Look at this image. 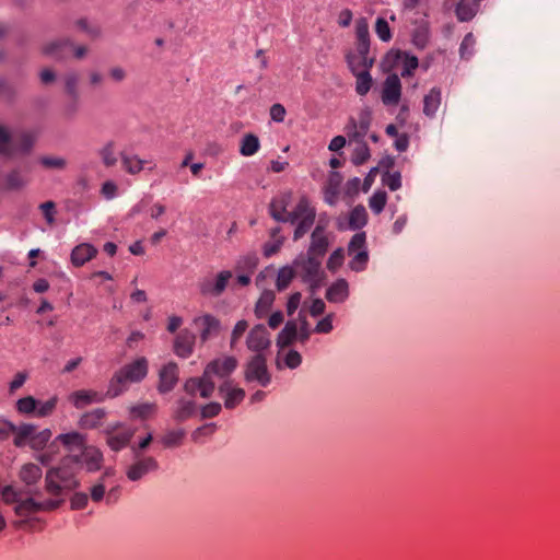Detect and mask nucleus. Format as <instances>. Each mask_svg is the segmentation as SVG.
Wrapping results in <instances>:
<instances>
[{"mask_svg": "<svg viewBox=\"0 0 560 560\" xmlns=\"http://www.w3.org/2000/svg\"><path fill=\"white\" fill-rule=\"evenodd\" d=\"M78 467V456H65L58 467L49 469L46 474L47 492L52 495H59L63 490L75 489L79 486V481L75 478Z\"/></svg>", "mask_w": 560, "mask_h": 560, "instance_id": "1", "label": "nucleus"}, {"mask_svg": "<svg viewBox=\"0 0 560 560\" xmlns=\"http://www.w3.org/2000/svg\"><path fill=\"white\" fill-rule=\"evenodd\" d=\"M148 374V361L145 358H139L133 362L122 366L112 377L107 395L110 398L119 396L127 389V383H137L142 381Z\"/></svg>", "mask_w": 560, "mask_h": 560, "instance_id": "2", "label": "nucleus"}, {"mask_svg": "<svg viewBox=\"0 0 560 560\" xmlns=\"http://www.w3.org/2000/svg\"><path fill=\"white\" fill-rule=\"evenodd\" d=\"M316 210L306 196H301L294 209L287 215L284 222L296 224L293 238H302L314 224Z\"/></svg>", "mask_w": 560, "mask_h": 560, "instance_id": "3", "label": "nucleus"}, {"mask_svg": "<svg viewBox=\"0 0 560 560\" xmlns=\"http://www.w3.org/2000/svg\"><path fill=\"white\" fill-rule=\"evenodd\" d=\"M58 401L59 398L56 395L51 396L46 401H39L33 396H25L16 400L15 409L23 416L46 418L55 412Z\"/></svg>", "mask_w": 560, "mask_h": 560, "instance_id": "4", "label": "nucleus"}, {"mask_svg": "<svg viewBox=\"0 0 560 560\" xmlns=\"http://www.w3.org/2000/svg\"><path fill=\"white\" fill-rule=\"evenodd\" d=\"M34 144V137L28 132H22L13 141L9 132L0 126V154L9 156L13 152L27 153Z\"/></svg>", "mask_w": 560, "mask_h": 560, "instance_id": "5", "label": "nucleus"}, {"mask_svg": "<svg viewBox=\"0 0 560 560\" xmlns=\"http://www.w3.org/2000/svg\"><path fill=\"white\" fill-rule=\"evenodd\" d=\"M104 434L109 448L114 452H118L128 446L135 435V430L124 423L117 422L107 425L104 430Z\"/></svg>", "mask_w": 560, "mask_h": 560, "instance_id": "6", "label": "nucleus"}, {"mask_svg": "<svg viewBox=\"0 0 560 560\" xmlns=\"http://www.w3.org/2000/svg\"><path fill=\"white\" fill-rule=\"evenodd\" d=\"M232 278L233 273L230 270H222L213 277H206L198 283L199 292L205 296H221Z\"/></svg>", "mask_w": 560, "mask_h": 560, "instance_id": "7", "label": "nucleus"}, {"mask_svg": "<svg viewBox=\"0 0 560 560\" xmlns=\"http://www.w3.org/2000/svg\"><path fill=\"white\" fill-rule=\"evenodd\" d=\"M245 380L247 382L256 381L261 386L266 387L271 376L267 369L266 354H255L246 365Z\"/></svg>", "mask_w": 560, "mask_h": 560, "instance_id": "8", "label": "nucleus"}, {"mask_svg": "<svg viewBox=\"0 0 560 560\" xmlns=\"http://www.w3.org/2000/svg\"><path fill=\"white\" fill-rule=\"evenodd\" d=\"M270 345V332L262 324H258L249 330L246 338V347L249 351L255 354H265Z\"/></svg>", "mask_w": 560, "mask_h": 560, "instance_id": "9", "label": "nucleus"}, {"mask_svg": "<svg viewBox=\"0 0 560 560\" xmlns=\"http://www.w3.org/2000/svg\"><path fill=\"white\" fill-rule=\"evenodd\" d=\"M43 52L57 59H63L69 56L80 59L85 55L86 48L84 46L74 47L69 40H57L46 45Z\"/></svg>", "mask_w": 560, "mask_h": 560, "instance_id": "10", "label": "nucleus"}, {"mask_svg": "<svg viewBox=\"0 0 560 560\" xmlns=\"http://www.w3.org/2000/svg\"><path fill=\"white\" fill-rule=\"evenodd\" d=\"M322 259L315 256L306 255L295 260V268L301 273L303 280L308 283H315L319 279Z\"/></svg>", "mask_w": 560, "mask_h": 560, "instance_id": "11", "label": "nucleus"}, {"mask_svg": "<svg viewBox=\"0 0 560 560\" xmlns=\"http://www.w3.org/2000/svg\"><path fill=\"white\" fill-rule=\"evenodd\" d=\"M57 503L49 500L45 503L36 502L34 499L28 498L25 500H20L19 503L14 506V512L20 517H28L39 511L44 510H52L57 508Z\"/></svg>", "mask_w": 560, "mask_h": 560, "instance_id": "12", "label": "nucleus"}, {"mask_svg": "<svg viewBox=\"0 0 560 560\" xmlns=\"http://www.w3.org/2000/svg\"><path fill=\"white\" fill-rule=\"evenodd\" d=\"M401 96V83L397 74L388 75L383 84L382 102L385 105H397Z\"/></svg>", "mask_w": 560, "mask_h": 560, "instance_id": "13", "label": "nucleus"}, {"mask_svg": "<svg viewBox=\"0 0 560 560\" xmlns=\"http://www.w3.org/2000/svg\"><path fill=\"white\" fill-rule=\"evenodd\" d=\"M292 191H283L276 196L269 206L270 215L278 222H284L287 215L290 213L288 207L292 201Z\"/></svg>", "mask_w": 560, "mask_h": 560, "instance_id": "14", "label": "nucleus"}, {"mask_svg": "<svg viewBox=\"0 0 560 560\" xmlns=\"http://www.w3.org/2000/svg\"><path fill=\"white\" fill-rule=\"evenodd\" d=\"M329 242L325 229L317 225L311 235V244L307 254L323 259L328 250Z\"/></svg>", "mask_w": 560, "mask_h": 560, "instance_id": "15", "label": "nucleus"}, {"mask_svg": "<svg viewBox=\"0 0 560 560\" xmlns=\"http://www.w3.org/2000/svg\"><path fill=\"white\" fill-rule=\"evenodd\" d=\"M158 468L159 464L155 458L143 457L130 465L126 474L129 480L137 481L147 474L155 471Z\"/></svg>", "mask_w": 560, "mask_h": 560, "instance_id": "16", "label": "nucleus"}, {"mask_svg": "<svg viewBox=\"0 0 560 560\" xmlns=\"http://www.w3.org/2000/svg\"><path fill=\"white\" fill-rule=\"evenodd\" d=\"M106 397H109L107 395V392L105 394L98 393L96 390H85L80 389L75 390L69 396V401L78 409H82L88 405H91L93 402H102L105 400Z\"/></svg>", "mask_w": 560, "mask_h": 560, "instance_id": "17", "label": "nucleus"}, {"mask_svg": "<svg viewBox=\"0 0 560 560\" xmlns=\"http://www.w3.org/2000/svg\"><path fill=\"white\" fill-rule=\"evenodd\" d=\"M219 392L224 397V407L226 409H234L245 398V390L233 386L232 381H225L220 385Z\"/></svg>", "mask_w": 560, "mask_h": 560, "instance_id": "18", "label": "nucleus"}, {"mask_svg": "<svg viewBox=\"0 0 560 560\" xmlns=\"http://www.w3.org/2000/svg\"><path fill=\"white\" fill-rule=\"evenodd\" d=\"M159 376V392L162 394L171 392L178 382L177 364L173 362L167 363L161 369Z\"/></svg>", "mask_w": 560, "mask_h": 560, "instance_id": "19", "label": "nucleus"}, {"mask_svg": "<svg viewBox=\"0 0 560 560\" xmlns=\"http://www.w3.org/2000/svg\"><path fill=\"white\" fill-rule=\"evenodd\" d=\"M194 323L200 330V338L202 341H207L219 334L220 320L211 314L199 316L195 318Z\"/></svg>", "mask_w": 560, "mask_h": 560, "instance_id": "20", "label": "nucleus"}, {"mask_svg": "<svg viewBox=\"0 0 560 560\" xmlns=\"http://www.w3.org/2000/svg\"><path fill=\"white\" fill-rule=\"evenodd\" d=\"M196 336L188 329L182 330L175 338L174 351L178 357L188 358L194 351Z\"/></svg>", "mask_w": 560, "mask_h": 560, "instance_id": "21", "label": "nucleus"}, {"mask_svg": "<svg viewBox=\"0 0 560 560\" xmlns=\"http://www.w3.org/2000/svg\"><path fill=\"white\" fill-rule=\"evenodd\" d=\"M79 458V466L85 467L88 471H96L101 468L103 463L102 452L93 446H85L81 451Z\"/></svg>", "mask_w": 560, "mask_h": 560, "instance_id": "22", "label": "nucleus"}, {"mask_svg": "<svg viewBox=\"0 0 560 560\" xmlns=\"http://www.w3.org/2000/svg\"><path fill=\"white\" fill-rule=\"evenodd\" d=\"M236 366L237 360L234 357H224L222 359L211 361L206 369L208 370V373L212 374V376L222 378L229 376Z\"/></svg>", "mask_w": 560, "mask_h": 560, "instance_id": "23", "label": "nucleus"}, {"mask_svg": "<svg viewBox=\"0 0 560 560\" xmlns=\"http://www.w3.org/2000/svg\"><path fill=\"white\" fill-rule=\"evenodd\" d=\"M56 443H60L62 444L67 450L68 452L72 453V452H81L82 450L85 448L86 446V438L84 434L82 433H79V432H69V433H63V434H59L56 439H55Z\"/></svg>", "mask_w": 560, "mask_h": 560, "instance_id": "24", "label": "nucleus"}, {"mask_svg": "<svg viewBox=\"0 0 560 560\" xmlns=\"http://www.w3.org/2000/svg\"><path fill=\"white\" fill-rule=\"evenodd\" d=\"M345 58L351 73L371 70L374 65V58L355 54L352 50L348 51Z\"/></svg>", "mask_w": 560, "mask_h": 560, "instance_id": "25", "label": "nucleus"}, {"mask_svg": "<svg viewBox=\"0 0 560 560\" xmlns=\"http://www.w3.org/2000/svg\"><path fill=\"white\" fill-rule=\"evenodd\" d=\"M97 254V249L88 243L77 245L71 252V262L75 267H81L85 262L93 259Z\"/></svg>", "mask_w": 560, "mask_h": 560, "instance_id": "26", "label": "nucleus"}, {"mask_svg": "<svg viewBox=\"0 0 560 560\" xmlns=\"http://www.w3.org/2000/svg\"><path fill=\"white\" fill-rule=\"evenodd\" d=\"M105 418V409L96 408L81 416L79 427L84 430H93L101 427Z\"/></svg>", "mask_w": 560, "mask_h": 560, "instance_id": "27", "label": "nucleus"}, {"mask_svg": "<svg viewBox=\"0 0 560 560\" xmlns=\"http://www.w3.org/2000/svg\"><path fill=\"white\" fill-rule=\"evenodd\" d=\"M349 295V284L345 279H338L326 291V299L331 303H341Z\"/></svg>", "mask_w": 560, "mask_h": 560, "instance_id": "28", "label": "nucleus"}, {"mask_svg": "<svg viewBox=\"0 0 560 560\" xmlns=\"http://www.w3.org/2000/svg\"><path fill=\"white\" fill-rule=\"evenodd\" d=\"M442 94L440 88H432L423 98V113L427 117H434L440 105Z\"/></svg>", "mask_w": 560, "mask_h": 560, "instance_id": "29", "label": "nucleus"}, {"mask_svg": "<svg viewBox=\"0 0 560 560\" xmlns=\"http://www.w3.org/2000/svg\"><path fill=\"white\" fill-rule=\"evenodd\" d=\"M280 228H275L270 231V241L266 242L262 246V254L266 258H270L281 249L284 237L280 235Z\"/></svg>", "mask_w": 560, "mask_h": 560, "instance_id": "30", "label": "nucleus"}, {"mask_svg": "<svg viewBox=\"0 0 560 560\" xmlns=\"http://www.w3.org/2000/svg\"><path fill=\"white\" fill-rule=\"evenodd\" d=\"M479 2L476 0H459L456 5V16L462 22L470 21L477 13Z\"/></svg>", "mask_w": 560, "mask_h": 560, "instance_id": "31", "label": "nucleus"}, {"mask_svg": "<svg viewBox=\"0 0 560 560\" xmlns=\"http://www.w3.org/2000/svg\"><path fill=\"white\" fill-rule=\"evenodd\" d=\"M298 338V325L294 320H289L277 338V346L285 348Z\"/></svg>", "mask_w": 560, "mask_h": 560, "instance_id": "32", "label": "nucleus"}, {"mask_svg": "<svg viewBox=\"0 0 560 560\" xmlns=\"http://www.w3.org/2000/svg\"><path fill=\"white\" fill-rule=\"evenodd\" d=\"M42 476V468L33 463L23 465L20 470V479L27 486L35 485Z\"/></svg>", "mask_w": 560, "mask_h": 560, "instance_id": "33", "label": "nucleus"}, {"mask_svg": "<svg viewBox=\"0 0 560 560\" xmlns=\"http://www.w3.org/2000/svg\"><path fill=\"white\" fill-rule=\"evenodd\" d=\"M35 425L30 423L21 424L20 427L15 425V430H13L14 433V440L13 443L18 447H22L26 444L30 445L32 436L34 435Z\"/></svg>", "mask_w": 560, "mask_h": 560, "instance_id": "34", "label": "nucleus"}, {"mask_svg": "<svg viewBox=\"0 0 560 560\" xmlns=\"http://www.w3.org/2000/svg\"><path fill=\"white\" fill-rule=\"evenodd\" d=\"M355 78V93L360 96H365L373 85V79L370 70L352 73Z\"/></svg>", "mask_w": 560, "mask_h": 560, "instance_id": "35", "label": "nucleus"}, {"mask_svg": "<svg viewBox=\"0 0 560 560\" xmlns=\"http://www.w3.org/2000/svg\"><path fill=\"white\" fill-rule=\"evenodd\" d=\"M196 412V402L194 399H179L174 412V418L177 421H185L192 417Z\"/></svg>", "mask_w": 560, "mask_h": 560, "instance_id": "36", "label": "nucleus"}, {"mask_svg": "<svg viewBox=\"0 0 560 560\" xmlns=\"http://www.w3.org/2000/svg\"><path fill=\"white\" fill-rule=\"evenodd\" d=\"M258 257L254 253L244 255L237 259L235 264V271L254 275L258 266Z\"/></svg>", "mask_w": 560, "mask_h": 560, "instance_id": "37", "label": "nucleus"}, {"mask_svg": "<svg viewBox=\"0 0 560 560\" xmlns=\"http://www.w3.org/2000/svg\"><path fill=\"white\" fill-rule=\"evenodd\" d=\"M260 148L259 139L253 133L245 135L240 144V153L243 156H252L258 152Z\"/></svg>", "mask_w": 560, "mask_h": 560, "instance_id": "38", "label": "nucleus"}, {"mask_svg": "<svg viewBox=\"0 0 560 560\" xmlns=\"http://www.w3.org/2000/svg\"><path fill=\"white\" fill-rule=\"evenodd\" d=\"M358 128L359 131H355L352 133V141H361L364 140V137L366 136L370 125H371V113L370 110L365 109L362 110L359 116Z\"/></svg>", "mask_w": 560, "mask_h": 560, "instance_id": "39", "label": "nucleus"}, {"mask_svg": "<svg viewBox=\"0 0 560 560\" xmlns=\"http://www.w3.org/2000/svg\"><path fill=\"white\" fill-rule=\"evenodd\" d=\"M398 58L401 60L400 75L402 78L411 77L419 66L418 58L408 54H402Z\"/></svg>", "mask_w": 560, "mask_h": 560, "instance_id": "40", "label": "nucleus"}, {"mask_svg": "<svg viewBox=\"0 0 560 560\" xmlns=\"http://www.w3.org/2000/svg\"><path fill=\"white\" fill-rule=\"evenodd\" d=\"M120 156L124 168L129 174H138L143 170L144 161L139 159L137 155H128L126 153H121Z\"/></svg>", "mask_w": 560, "mask_h": 560, "instance_id": "41", "label": "nucleus"}, {"mask_svg": "<svg viewBox=\"0 0 560 560\" xmlns=\"http://www.w3.org/2000/svg\"><path fill=\"white\" fill-rule=\"evenodd\" d=\"M156 411V405L152 402L140 404L130 408V416L137 419H148Z\"/></svg>", "mask_w": 560, "mask_h": 560, "instance_id": "42", "label": "nucleus"}, {"mask_svg": "<svg viewBox=\"0 0 560 560\" xmlns=\"http://www.w3.org/2000/svg\"><path fill=\"white\" fill-rule=\"evenodd\" d=\"M358 143L357 148L354 149L352 153L351 161L354 165H362L364 164L371 156L370 148L364 142V140L355 141Z\"/></svg>", "mask_w": 560, "mask_h": 560, "instance_id": "43", "label": "nucleus"}, {"mask_svg": "<svg viewBox=\"0 0 560 560\" xmlns=\"http://www.w3.org/2000/svg\"><path fill=\"white\" fill-rule=\"evenodd\" d=\"M366 220L368 214L363 207H355L350 211L349 225L352 230H357L365 225Z\"/></svg>", "mask_w": 560, "mask_h": 560, "instance_id": "44", "label": "nucleus"}, {"mask_svg": "<svg viewBox=\"0 0 560 560\" xmlns=\"http://www.w3.org/2000/svg\"><path fill=\"white\" fill-rule=\"evenodd\" d=\"M273 294L271 292H265L261 294L255 306V315L258 318H262L269 312L273 303Z\"/></svg>", "mask_w": 560, "mask_h": 560, "instance_id": "45", "label": "nucleus"}, {"mask_svg": "<svg viewBox=\"0 0 560 560\" xmlns=\"http://www.w3.org/2000/svg\"><path fill=\"white\" fill-rule=\"evenodd\" d=\"M430 40L429 28L424 25L417 27L412 33V44L419 48L424 49Z\"/></svg>", "mask_w": 560, "mask_h": 560, "instance_id": "46", "label": "nucleus"}, {"mask_svg": "<svg viewBox=\"0 0 560 560\" xmlns=\"http://www.w3.org/2000/svg\"><path fill=\"white\" fill-rule=\"evenodd\" d=\"M294 270L291 267H282L278 271L276 287L279 291H282L289 287L294 278Z\"/></svg>", "mask_w": 560, "mask_h": 560, "instance_id": "47", "label": "nucleus"}, {"mask_svg": "<svg viewBox=\"0 0 560 560\" xmlns=\"http://www.w3.org/2000/svg\"><path fill=\"white\" fill-rule=\"evenodd\" d=\"M51 438V431L49 429H44L39 432L34 430V435L32 436L30 446L34 450H43Z\"/></svg>", "mask_w": 560, "mask_h": 560, "instance_id": "48", "label": "nucleus"}, {"mask_svg": "<svg viewBox=\"0 0 560 560\" xmlns=\"http://www.w3.org/2000/svg\"><path fill=\"white\" fill-rule=\"evenodd\" d=\"M214 388H215V385H214V382L212 381V374L208 373V370L205 369V372H203L202 376L200 377V388H199L200 396L203 398L210 397L212 395V393L214 392Z\"/></svg>", "mask_w": 560, "mask_h": 560, "instance_id": "49", "label": "nucleus"}, {"mask_svg": "<svg viewBox=\"0 0 560 560\" xmlns=\"http://www.w3.org/2000/svg\"><path fill=\"white\" fill-rule=\"evenodd\" d=\"M350 256L352 257L349 262V267L351 270L359 272L363 271L366 268L369 261L368 250H361Z\"/></svg>", "mask_w": 560, "mask_h": 560, "instance_id": "50", "label": "nucleus"}, {"mask_svg": "<svg viewBox=\"0 0 560 560\" xmlns=\"http://www.w3.org/2000/svg\"><path fill=\"white\" fill-rule=\"evenodd\" d=\"M185 432L183 430H172L163 435L161 442L165 447H174L182 444Z\"/></svg>", "mask_w": 560, "mask_h": 560, "instance_id": "51", "label": "nucleus"}, {"mask_svg": "<svg viewBox=\"0 0 560 560\" xmlns=\"http://www.w3.org/2000/svg\"><path fill=\"white\" fill-rule=\"evenodd\" d=\"M361 250H366V236L364 232L355 233L348 245L349 255H354Z\"/></svg>", "mask_w": 560, "mask_h": 560, "instance_id": "52", "label": "nucleus"}, {"mask_svg": "<svg viewBox=\"0 0 560 560\" xmlns=\"http://www.w3.org/2000/svg\"><path fill=\"white\" fill-rule=\"evenodd\" d=\"M115 143L113 141L106 143L100 151L103 163L107 166H114L117 163Z\"/></svg>", "mask_w": 560, "mask_h": 560, "instance_id": "53", "label": "nucleus"}, {"mask_svg": "<svg viewBox=\"0 0 560 560\" xmlns=\"http://www.w3.org/2000/svg\"><path fill=\"white\" fill-rule=\"evenodd\" d=\"M386 201H387L386 192L385 191H376L371 196V198L369 200V206L374 213L378 214L384 210V208L386 206Z\"/></svg>", "mask_w": 560, "mask_h": 560, "instance_id": "54", "label": "nucleus"}, {"mask_svg": "<svg viewBox=\"0 0 560 560\" xmlns=\"http://www.w3.org/2000/svg\"><path fill=\"white\" fill-rule=\"evenodd\" d=\"M375 33L383 42H389L392 39L389 24L384 18H377L375 23Z\"/></svg>", "mask_w": 560, "mask_h": 560, "instance_id": "55", "label": "nucleus"}, {"mask_svg": "<svg viewBox=\"0 0 560 560\" xmlns=\"http://www.w3.org/2000/svg\"><path fill=\"white\" fill-rule=\"evenodd\" d=\"M5 182L9 189H20L27 183L22 174L16 170L7 175Z\"/></svg>", "mask_w": 560, "mask_h": 560, "instance_id": "56", "label": "nucleus"}, {"mask_svg": "<svg viewBox=\"0 0 560 560\" xmlns=\"http://www.w3.org/2000/svg\"><path fill=\"white\" fill-rule=\"evenodd\" d=\"M0 497H1V500L5 504L15 503V505H16L19 503V501L21 500V493L18 490H15L14 487H12V486H5L1 490Z\"/></svg>", "mask_w": 560, "mask_h": 560, "instance_id": "57", "label": "nucleus"}, {"mask_svg": "<svg viewBox=\"0 0 560 560\" xmlns=\"http://www.w3.org/2000/svg\"><path fill=\"white\" fill-rule=\"evenodd\" d=\"M247 328H248V323L245 319H241L235 324V326L232 330V334H231V341H230V346L232 349L236 347V343L243 337V335L247 330Z\"/></svg>", "mask_w": 560, "mask_h": 560, "instance_id": "58", "label": "nucleus"}, {"mask_svg": "<svg viewBox=\"0 0 560 560\" xmlns=\"http://www.w3.org/2000/svg\"><path fill=\"white\" fill-rule=\"evenodd\" d=\"M343 260H345L343 249L337 248L330 254L328 261H327V268L330 271H336L338 268L341 267V265L343 264Z\"/></svg>", "mask_w": 560, "mask_h": 560, "instance_id": "59", "label": "nucleus"}, {"mask_svg": "<svg viewBox=\"0 0 560 560\" xmlns=\"http://www.w3.org/2000/svg\"><path fill=\"white\" fill-rule=\"evenodd\" d=\"M39 163L46 168L57 170H62L67 165L66 160L59 156H42Z\"/></svg>", "mask_w": 560, "mask_h": 560, "instance_id": "60", "label": "nucleus"}, {"mask_svg": "<svg viewBox=\"0 0 560 560\" xmlns=\"http://www.w3.org/2000/svg\"><path fill=\"white\" fill-rule=\"evenodd\" d=\"M475 44L474 35L471 33L466 34L459 48L462 58H469L471 56Z\"/></svg>", "mask_w": 560, "mask_h": 560, "instance_id": "61", "label": "nucleus"}, {"mask_svg": "<svg viewBox=\"0 0 560 560\" xmlns=\"http://www.w3.org/2000/svg\"><path fill=\"white\" fill-rule=\"evenodd\" d=\"M383 184L387 186L392 191H395L401 186V177L398 172L386 173L383 176Z\"/></svg>", "mask_w": 560, "mask_h": 560, "instance_id": "62", "label": "nucleus"}, {"mask_svg": "<svg viewBox=\"0 0 560 560\" xmlns=\"http://www.w3.org/2000/svg\"><path fill=\"white\" fill-rule=\"evenodd\" d=\"M357 42H370L369 25L364 19H360L355 25Z\"/></svg>", "mask_w": 560, "mask_h": 560, "instance_id": "63", "label": "nucleus"}, {"mask_svg": "<svg viewBox=\"0 0 560 560\" xmlns=\"http://www.w3.org/2000/svg\"><path fill=\"white\" fill-rule=\"evenodd\" d=\"M57 448H58V445H57L56 441L51 442L49 444V446L47 447V450L45 452H43L42 454H39L37 459L43 465H46V466L49 465L54 460V456H55Z\"/></svg>", "mask_w": 560, "mask_h": 560, "instance_id": "64", "label": "nucleus"}]
</instances>
